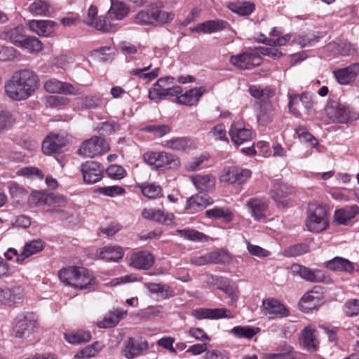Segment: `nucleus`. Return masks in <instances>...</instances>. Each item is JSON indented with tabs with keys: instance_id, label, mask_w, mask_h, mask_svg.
Segmentation results:
<instances>
[{
	"instance_id": "nucleus-1",
	"label": "nucleus",
	"mask_w": 359,
	"mask_h": 359,
	"mask_svg": "<svg viewBox=\"0 0 359 359\" xmlns=\"http://www.w3.org/2000/svg\"><path fill=\"white\" fill-rule=\"evenodd\" d=\"M39 82V79L33 71H17L5 84L6 95L13 100H25L38 88Z\"/></svg>"
},
{
	"instance_id": "nucleus-2",
	"label": "nucleus",
	"mask_w": 359,
	"mask_h": 359,
	"mask_svg": "<svg viewBox=\"0 0 359 359\" xmlns=\"http://www.w3.org/2000/svg\"><path fill=\"white\" fill-rule=\"evenodd\" d=\"M174 18V13L163 11L158 5H151L139 11L134 17L135 23L140 25H152L154 22L168 23Z\"/></svg>"
},
{
	"instance_id": "nucleus-3",
	"label": "nucleus",
	"mask_w": 359,
	"mask_h": 359,
	"mask_svg": "<svg viewBox=\"0 0 359 359\" xmlns=\"http://www.w3.org/2000/svg\"><path fill=\"white\" fill-rule=\"evenodd\" d=\"M327 117L332 122L347 123L358 118V114L339 100L330 99L325 107Z\"/></svg>"
},
{
	"instance_id": "nucleus-4",
	"label": "nucleus",
	"mask_w": 359,
	"mask_h": 359,
	"mask_svg": "<svg viewBox=\"0 0 359 359\" xmlns=\"http://www.w3.org/2000/svg\"><path fill=\"white\" fill-rule=\"evenodd\" d=\"M329 225L328 210L323 205L310 204L307 210L306 226L308 230L319 233L325 230Z\"/></svg>"
},
{
	"instance_id": "nucleus-5",
	"label": "nucleus",
	"mask_w": 359,
	"mask_h": 359,
	"mask_svg": "<svg viewBox=\"0 0 359 359\" xmlns=\"http://www.w3.org/2000/svg\"><path fill=\"white\" fill-rule=\"evenodd\" d=\"M144 161L157 170L175 169L180 167V158L165 151L147 152L143 155Z\"/></svg>"
},
{
	"instance_id": "nucleus-6",
	"label": "nucleus",
	"mask_w": 359,
	"mask_h": 359,
	"mask_svg": "<svg viewBox=\"0 0 359 359\" xmlns=\"http://www.w3.org/2000/svg\"><path fill=\"white\" fill-rule=\"evenodd\" d=\"M291 273L294 276H299L304 280L311 283H330L332 280L325 271L320 269H312L305 266L293 264L290 266Z\"/></svg>"
},
{
	"instance_id": "nucleus-7",
	"label": "nucleus",
	"mask_w": 359,
	"mask_h": 359,
	"mask_svg": "<svg viewBox=\"0 0 359 359\" xmlns=\"http://www.w3.org/2000/svg\"><path fill=\"white\" fill-rule=\"evenodd\" d=\"M109 150V145L104 138L93 136L82 143L78 153L84 157L94 158L102 155Z\"/></svg>"
},
{
	"instance_id": "nucleus-8",
	"label": "nucleus",
	"mask_w": 359,
	"mask_h": 359,
	"mask_svg": "<svg viewBox=\"0 0 359 359\" xmlns=\"http://www.w3.org/2000/svg\"><path fill=\"white\" fill-rule=\"evenodd\" d=\"M81 172L85 183L95 184L103 177L104 168L100 163L88 161L81 164Z\"/></svg>"
},
{
	"instance_id": "nucleus-9",
	"label": "nucleus",
	"mask_w": 359,
	"mask_h": 359,
	"mask_svg": "<svg viewBox=\"0 0 359 359\" xmlns=\"http://www.w3.org/2000/svg\"><path fill=\"white\" fill-rule=\"evenodd\" d=\"M257 121L259 126H266L275 116V108L270 101H256L253 104Z\"/></svg>"
},
{
	"instance_id": "nucleus-10",
	"label": "nucleus",
	"mask_w": 359,
	"mask_h": 359,
	"mask_svg": "<svg viewBox=\"0 0 359 359\" xmlns=\"http://www.w3.org/2000/svg\"><path fill=\"white\" fill-rule=\"evenodd\" d=\"M323 293L322 288L315 286L309 292H306L301 299L300 306L303 311L309 312L318 308L322 303Z\"/></svg>"
},
{
	"instance_id": "nucleus-11",
	"label": "nucleus",
	"mask_w": 359,
	"mask_h": 359,
	"mask_svg": "<svg viewBox=\"0 0 359 359\" xmlns=\"http://www.w3.org/2000/svg\"><path fill=\"white\" fill-rule=\"evenodd\" d=\"M43 88L46 91L50 93H60L74 95L81 94L79 89L71 83L62 82L55 79L47 80L43 84Z\"/></svg>"
},
{
	"instance_id": "nucleus-12",
	"label": "nucleus",
	"mask_w": 359,
	"mask_h": 359,
	"mask_svg": "<svg viewBox=\"0 0 359 359\" xmlns=\"http://www.w3.org/2000/svg\"><path fill=\"white\" fill-rule=\"evenodd\" d=\"M230 62L238 69H248L259 65L262 57L257 53H243L231 56Z\"/></svg>"
},
{
	"instance_id": "nucleus-13",
	"label": "nucleus",
	"mask_w": 359,
	"mask_h": 359,
	"mask_svg": "<svg viewBox=\"0 0 359 359\" xmlns=\"http://www.w3.org/2000/svg\"><path fill=\"white\" fill-rule=\"evenodd\" d=\"M251 177V171L248 169H242L231 167L224 172L221 176V181L230 184H239L246 182Z\"/></svg>"
},
{
	"instance_id": "nucleus-14",
	"label": "nucleus",
	"mask_w": 359,
	"mask_h": 359,
	"mask_svg": "<svg viewBox=\"0 0 359 359\" xmlns=\"http://www.w3.org/2000/svg\"><path fill=\"white\" fill-rule=\"evenodd\" d=\"M248 212L255 220L266 218L268 209L267 200L263 198H251L245 204Z\"/></svg>"
},
{
	"instance_id": "nucleus-15",
	"label": "nucleus",
	"mask_w": 359,
	"mask_h": 359,
	"mask_svg": "<svg viewBox=\"0 0 359 359\" xmlns=\"http://www.w3.org/2000/svg\"><path fill=\"white\" fill-rule=\"evenodd\" d=\"M262 306L264 313L270 318H283L289 315L288 310L276 299H265L262 302Z\"/></svg>"
},
{
	"instance_id": "nucleus-16",
	"label": "nucleus",
	"mask_w": 359,
	"mask_h": 359,
	"mask_svg": "<svg viewBox=\"0 0 359 359\" xmlns=\"http://www.w3.org/2000/svg\"><path fill=\"white\" fill-rule=\"evenodd\" d=\"M359 73V63H353L348 67L334 72V76L339 83L346 85L353 81Z\"/></svg>"
},
{
	"instance_id": "nucleus-17",
	"label": "nucleus",
	"mask_w": 359,
	"mask_h": 359,
	"mask_svg": "<svg viewBox=\"0 0 359 359\" xmlns=\"http://www.w3.org/2000/svg\"><path fill=\"white\" fill-rule=\"evenodd\" d=\"M148 348L149 344L147 341L137 342L133 338H128L122 349V354L128 359H133Z\"/></svg>"
},
{
	"instance_id": "nucleus-18",
	"label": "nucleus",
	"mask_w": 359,
	"mask_h": 359,
	"mask_svg": "<svg viewBox=\"0 0 359 359\" xmlns=\"http://www.w3.org/2000/svg\"><path fill=\"white\" fill-rule=\"evenodd\" d=\"M154 256L147 251H139L130 257V265L137 269L147 270L154 264Z\"/></svg>"
},
{
	"instance_id": "nucleus-19",
	"label": "nucleus",
	"mask_w": 359,
	"mask_h": 359,
	"mask_svg": "<svg viewBox=\"0 0 359 359\" xmlns=\"http://www.w3.org/2000/svg\"><path fill=\"white\" fill-rule=\"evenodd\" d=\"M29 29L41 36H49L53 32L56 22L52 20H30L28 23Z\"/></svg>"
},
{
	"instance_id": "nucleus-20",
	"label": "nucleus",
	"mask_w": 359,
	"mask_h": 359,
	"mask_svg": "<svg viewBox=\"0 0 359 359\" xmlns=\"http://www.w3.org/2000/svg\"><path fill=\"white\" fill-rule=\"evenodd\" d=\"M142 216L144 219L165 225L170 224L174 219L172 214H164L161 210L155 208H144Z\"/></svg>"
},
{
	"instance_id": "nucleus-21",
	"label": "nucleus",
	"mask_w": 359,
	"mask_h": 359,
	"mask_svg": "<svg viewBox=\"0 0 359 359\" xmlns=\"http://www.w3.org/2000/svg\"><path fill=\"white\" fill-rule=\"evenodd\" d=\"M292 193L286 184H275L270 192L271 197L278 205L285 207L290 201V195Z\"/></svg>"
},
{
	"instance_id": "nucleus-22",
	"label": "nucleus",
	"mask_w": 359,
	"mask_h": 359,
	"mask_svg": "<svg viewBox=\"0 0 359 359\" xmlns=\"http://www.w3.org/2000/svg\"><path fill=\"white\" fill-rule=\"evenodd\" d=\"M65 146V140L58 135H51L46 137L42 143V151L45 154L59 152Z\"/></svg>"
},
{
	"instance_id": "nucleus-23",
	"label": "nucleus",
	"mask_w": 359,
	"mask_h": 359,
	"mask_svg": "<svg viewBox=\"0 0 359 359\" xmlns=\"http://www.w3.org/2000/svg\"><path fill=\"white\" fill-rule=\"evenodd\" d=\"M96 255L106 262H118L123 257V250L118 245H108L98 250Z\"/></svg>"
},
{
	"instance_id": "nucleus-24",
	"label": "nucleus",
	"mask_w": 359,
	"mask_h": 359,
	"mask_svg": "<svg viewBox=\"0 0 359 359\" xmlns=\"http://www.w3.org/2000/svg\"><path fill=\"white\" fill-rule=\"evenodd\" d=\"M144 287L148 290L151 295L155 294L161 299H167L175 295L172 289L163 283H144Z\"/></svg>"
},
{
	"instance_id": "nucleus-25",
	"label": "nucleus",
	"mask_w": 359,
	"mask_h": 359,
	"mask_svg": "<svg viewBox=\"0 0 359 359\" xmlns=\"http://www.w3.org/2000/svg\"><path fill=\"white\" fill-rule=\"evenodd\" d=\"M35 321L27 318L26 316H20L17 318L13 327V334L16 338H22L35 327Z\"/></svg>"
},
{
	"instance_id": "nucleus-26",
	"label": "nucleus",
	"mask_w": 359,
	"mask_h": 359,
	"mask_svg": "<svg viewBox=\"0 0 359 359\" xmlns=\"http://www.w3.org/2000/svg\"><path fill=\"white\" fill-rule=\"evenodd\" d=\"M229 133L231 138V141L236 146H238L245 142H248L252 138L251 130L243 128L238 124H232Z\"/></svg>"
},
{
	"instance_id": "nucleus-27",
	"label": "nucleus",
	"mask_w": 359,
	"mask_h": 359,
	"mask_svg": "<svg viewBox=\"0 0 359 359\" xmlns=\"http://www.w3.org/2000/svg\"><path fill=\"white\" fill-rule=\"evenodd\" d=\"M191 182L196 188L201 192L212 191L215 185V178L211 175H196L191 177Z\"/></svg>"
},
{
	"instance_id": "nucleus-28",
	"label": "nucleus",
	"mask_w": 359,
	"mask_h": 359,
	"mask_svg": "<svg viewBox=\"0 0 359 359\" xmlns=\"http://www.w3.org/2000/svg\"><path fill=\"white\" fill-rule=\"evenodd\" d=\"M95 283V278L91 272L83 267H79L73 287L84 290Z\"/></svg>"
},
{
	"instance_id": "nucleus-29",
	"label": "nucleus",
	"mask_w": 359,
	"mask_h": 359,
	"mask_svg": "<svg viewBox=\"0 0 359 359\" xmlns=\"http://www.w3.org/2000/svg\"><path fill=\"white\" fill-rule=\"evenodd\" d=\"M44 248V242L41 239H34L25 243L18 262L21 263L29 257L41 252Z\"/></svg>"
},
{
	"instance_id": "nucleus-30",
	"label": "nucleus",
	"mask_w": 359,
	"mask_h": 359,
	"mask_svg": "<svg viewBox=\"0 0 359 359\" xmlns=\"http://www.w3.org/2000/svg\"><path fill=\"white\" fill-rule=\"evenodd\" d=\"M204 91L205 90L201 87L190 89L180 96H177L176 102L181 104L192 106L198 102Z\"/></svg>"
},
{
	"instance_id": "nucleus-31",
	"label": "nucleus",
	"mask_w": 359,
	"mask_h": 359,
	"mask_svg": "<svg viewBox=\"0 0 359 359\" xmlns=\"http://www.w3.org/2000/svg\"><path fill=\"white\" fill-rule=\"evenodd\" d=\"M359 212V207L356 205L347 206L337 210L334 212V220L339 224H346Z\"/></svg>"
},
{
	"instance_id": "nucleus-32",
	"label": "nucleus",
	"mask_w": 359,
	"mask_h": 359,
	"mask_svg": "<svg viewBox=\"0 0 359 359\" xmlns=\"http://www.w3.org/2000/svg\"><path fill=\"white\" fill-rule=\"evenodd\" d=\"M325 266L327 269L332 271H344L346 273H352L354 271L353 263L340 257H336L327 261L325 264Z\"/></svg>"
},
{
	"instance_id": "nucleus-33",
	"label": "nucleus",
	"mask_w": 359,
	"mask_h": 359,
	"mask_svg": "<svg viewBox=\"0 0 359 359\" xmlns=\"http://www.w3.org/2000/svg\"><path fill=\"white\" fill-rule=\"evenodd\" d=\"M213 203V200L207 195L196 194L190 197L187 201V209L192 210L191 212L199 211Z\"/></svg>"
},
{
	"instance_id": "nucleus-34",
	"label": "nucleus",
	"mask_w": 359,
	"mask_h": 359,
	"mask_svg": "<svg viewBox=\"0 0 359 359\" xmlns=\"http://www.w3.org/2000/svg\"><path fill=\"white\" fill-rule=\"evenodd\" d=\"M76 106L81 110L95 109L100 107L102 100L97 95H87L75 99Z\"/></svg>"
},
{
	"instance_id": "nucleus-35",
	"label": "nucleus",
	"mask_w": 359,
	"mask_h": 359,
	"mask_svg": "<svg viewBox=\"0 0 359 359\" xmlns=\"http://www.w3.org/2000/svg\"><path fill=\"white\" fill-rule=\"evenodd\" d=\"M23 27L22 26H18L14 27L13 29H8L6 31H4L0 34V38L2 40L8 41L15 46L19 47L20 43L22 42V39L24 36L23 34Z\"/></svg>"
},
{
	"instance_id": "nucleus-36",
	"label": "nucleus",
	"mask_w": 359,
	"mask_h": 359,
	"mask_svg": "<svg viewBox=\"0 0 359 359\" xmlns=\"http://www.w3.org/2000/svg\"><path fill=\"white\" fill-rule=\"evenodd\" d=\"M304 346L309 351H316L318 348V341L316 338V330L310 327L304 329L302 333Z\"/></svg>"
},
{
	"instance_id": "nucleus-37",
	"label": "nucleus",
	"mask_w": 359,
	"mask_h": 359,
	"mask_svg": "<svg viewBox=\"0 0 359 359\" xmlns=\"http://www.w3.org/2000/svg\"><path fill=\"white\" fill-rule=\"evenodd\" d=\"M21 41L19 47L27 50L29 53H37L43 50V45L42 42L35 36L24 35Z\"/></svg>"
},
{
	"instance_id": "nucleus-38",
	"label": "nucleus",
	"mask_w": 359,
	"mask_h": 359,
	"mask_svg": "<svg viewBox=\"0 0 359 359\" xmlns=\"http://www.w3.org/2000/svg\"><path fill=\"white\" fill-rule=\"evenodd\" d=\"M228 23L224 20H210L199 24L196 27L197 32L204 33L216 32L226 28Z\"/></svg>"
},
{
	"instance_id": "nucleus-39",
	"label": "nucleus",
	"mask_w": 359,
	"mask_h": 359,
	"mask_svg": "<svg viewBox=\"0 0 359 359\" xmlns=\"http://www.w3.org/2000/svg\"><path fill=\"white\" fill-rule=\"evenodd\" d=\"M128 7L123 2L111 0V6L109 12L111 19L122 20L128 13Z\"/></svg>"
},
{
	"instance_id": "nucleus-40",
	"label": "nucleus",
	"mask_w": 359,
	"mask_h": 359,
	"mask_svg": "<svg viewBox=\"0 0 359 359\" xmlns=\"http://www.w3.org/2000/svg\"><path fill=\"white\" fill-rule=\"evenodd\" d=\"M102 347L103 346L99 341L88 345L75 354L74 359H86L95 357L102 349Z\"/></svg>"
},
{
	"instance_id": "nucleus-41",
	"label": "nucleus",
	"mask_w": 359,
	"mask_h": 359,
	"mask_svg": "<svg viewBox=\"0 0 359 359\" xmlns=\"http://www.w3.org/2000/svg\"><path fill=\"white\" fill-rule=\"evenodd\" d=\"M8 290L6 297V305L12 306L24 299V289L21 286L6 287Z\"/></svg>"
},
{
	"instance_id": "nucleus-42",
	"label": "nucleus",
	"mask_w": 359,
	"mask_h": 359,
	"mask_svg": "<svg viewBox=\"0 0 359 359\" xmlns=\"http://www.w3.org/2000/svg\"><path fill=\"white\" fill-rule=\"evenodd\" d=\"M205 214V216L208 218H223L226 222H231L233 218V213L228 208L224 209L221 208H215L206 210Z\"/></svg>"
},
{
	"instance_id": "nucleus-43",
	"label": "nucleus",
	"mask_w": 359,
	"mask_h": 359,
	"mask_svg": "<svg viewBox=\"0 0 359 359\" xmlns=\"http://www.w3.org/2000/svg\"><path fill=\"white\" fill-rule=\"evenodd\" d=\"M79 266H69L59 271L58 276L60 280L66 285L73 287V283L76 280Z\"/></svg>"
},
{
	"instance_id": "nucleus-44",
	"label": "nucleus",
	"mask_w": 359,
	"mask_h": 359,
	"mask_svg": "<svg viewBox=\"0 0 359 359\" xmlns=\"http://www.w3.org/2000/svg\"><path fill=\"white\" fill-rule=\"evenodd\" d=\"M191 146L190 140L186 137H178L165 142V147L177 151H184L189 149Z\"/></svg>"
},
{
	"instance_id": "nucleus-45",
	"label": "nucleus",
	"mask_w": 359,
	"mask_h": 359,
	"mask_svg": "<svg viewBox=\"0 0 359 359\" xmlns=\"http://www.w3.org/2000/svg\"><path fill=\"white\" fill-rule=\"evenodd\" d=\"M152 67V63L148 64L142 68L134 69L130 72V75L137 76L141 79H147V81H152L156 79L158 75L159 68H155L151 72L145 73Z\"/></svg>"
},
{
	"instance_id": "nucleus-46",
	"label": "nucleus",
	"mask_w": 359,
	"mask_h": 359,
	"mask_svg": "<svg viewBox=\"0 0 359 359\" xmlns=\"http://www.w3.org/2000/svg\"><path fill=\"white\" fill-rule=\"evenodd\" d=\"M228 8L233 13L240 15H248L255 8V5L252 3L244 1L238 3H230Z\"/></svg>"
},
{
	"instance_id": "nucleus-47",
	"label": "nucleus",
	"mask_w": 359,
	"mask_h": 359,
	"mask_svg": "<svg viewBox=\"0 0 359 359\" xmlns=\"http://www.w3.org/2000/svg\"><path fill=\"white\" fill-rule=\"evenodd\" d=\"M248 91L251 96L257 99V101L260 102L269 101V99L273 95V93L270 89L260 88L257 86H250Z\"/></svg>"
},
{
	"instance_id": "nucleus-48",
	"label": "nucleus",
	"mask_w": 359,
	"mask_h": 359,
	"mask_svg": "<svg viewBox=\"0 0 359 359\" xmlns=\"http://www.w3.org/2000/svg\"><path fill=\"white\" fill-rule=\"evenodd\" d=\"M259 331V327L250 326H236L231 330V333L238 338L250 339Z\"/></svg>"
},
{
	"instance_id": "nucleus-49",
	"label": "nucleus",
	"mask_w": 359,
	"mask_h": 359,
	"mask_svg": "<svg viewBox=\"0 0 359 359\" xmlns=\"http://www.w3.org/2000/svg\"><path fill=\"white\" fill-rule=\"evenodd\" d=\"M309 252V247L305 243H298L289 246L284 249L283 255L287 257H292L306 254Z\"/></svg>"
},
{
	"instance_id": "nucleus-50",
	"label": "nucleus",
	"mask_w": 359,
	"mask_h": 359,
	"mask_svg": "<svg viewBox=\"0 0 359 359\" xmlns=\"http://www.w3.org/2000/svg\"><path fill=\"white\" fill-rule=\"evenodd\" d=\"M45 213L58 220L67 221L69 223L74 222L75 219L73 214L60 208L48 209L46 210Z\"/></svg>"
},
{
	"instance_id": "nucleus-51",
	"label": "nucleus",
	"mask_w": 359,
	"mask_h": 359,
	"mask_svg": "<svg viewBox=\"0 0 359 359\" xmlns=\"http://www.w3.org/2000/svg\"><path fill=\"white\" fill-rule=\"evenodd\" d=\"M65 339L70 344H82L88 342L91 339V335L87 331H79L74 334H65Z\"/></svg>"
},
{
	"instance_id": "nucleus-52",
	"label": "nucleus",
	"mask_w": 359,
	"mask_h": 359,
	"mask_svg": "<svg viewBox=\"0 0 359 359\" xmlns=\"http://www.w3.org/2000/svg\"><path fill=\"white\" fill-rule=\"evenodd\" d=\"M164 81L163 79H158L154 85V87L149 91V97L151 100L165 99V93H166L167 86H161Z\"/></svg>"
},
{
	"instance_id": "nucleus-53",
	"label": "nucleus",
	"mask_w": 359,
	"mask_h": 359,
	"mask_svg": "<svg viewBox=\"0 0 359 359\" xmlns=\"http://www.w3.org/2000/svg\"><path fill=\"white\" fill-rule=\"evenodd\" d=\"M29 11L34 15H46L49 12V5L43 0H36L29 7Z\"/></svg>"
},
{
	"instance_id": "nucleus-54",
	"label": "nucleus",
	"mask_w": 359,
	"mask_h": 359,
	"mask_svg": "<svg viewBox=\"0 0 359 359\" xmlns=\"http://www.w3.org/2000/svg\"><path fill=\"white\" fill-rule=\"evenodd\" d=\"M208 255L210 263L227 264L231 260L229 253L222 249L210 252Z\"/></svg>"
},
{
	"instance_id": "nucleus-55",
	"label": "nucleus",
	"mask_w": 359,
	"mask_h": 359,
	"mask_svg": "<svg viewBox=\"0 0 359 359\" xmlns=\"http://www.w3.org/2000/svg\"><path fill=\"white\" fill-rule=\"evenodd\" d=\"M144 132L152 133L155 137H161L171 130L168 125H151L142 128Z\"/></svg>"
},
{
	"instance_id": "nucleus-56",
	"label": "nucleus",
	"mask_w": 359,
	"mask_h": 359,
	"mask_svg": "<svg viewBox=\"0 0 359 359\" xmlns=\"http://www.w3.org/2000/svg\"><path fill=\"white\" fill-rule=\"evenodd\" d=\"M95 192L107 196L114 197L123 194L125 193V189L121 187L114 185L99 187L95 189Z\"/></svg>"
},
{
	"instance_id": "nucleus-57",
	"label": "nucleus",
	"mask_w": 359,
	"mask_h": 359,
	"mask_svg": "<svg viewBox=\"0 0 359 359\" xmlns=\"http://www.w3.org/2000/svg\"><path fill=\"white\" fill-rule=\"evenodd\" d=\"M142 192L148 198H157L161 194L162 189L155 184H147L141 186Z\"/></svg>"
},
{
	"instance_id": "nucleus-58",
	"label": "nucleus",
	"mask_w": 359,
	"mask_h": 359,
	"mask_svg": "<svg viewBox=\"0 0 359 359\" xmlns=\"http://www.w3.org/2000/svg\"><path fill=\"white\" fill-rule=\"evenodd\" d=\"M15 123L13 115L6 111L0 113V133L10 129Z\"/></svg>"
},
{
	"instance_id": "nucleus-59",
	"label": "nucleus",
	"mask_w": 359,
	"mask_h": 359,
	"mask_svg": "<svg viewBox=\"0 0 359 359\" xmlns=\"http://www.w3.org/2000/svg\"><path fill=\"white\" fill-rule=\"evenodd\" d=\"M9 192L13 198L18 203L27 194V191L17 183H12L9 186Z\"/></svg>"
},
{
	"instance_id": "nucleus-60",
	"label": "nucleus",
	"mask_w": 359,
	"mask_h": 359,
	"mask_svg": "<svg viewBox=\"0 0 359 359\" xmlns=\"http://www.w3.org/2000/svg\"><path fill=\"white\" fill-rule=\"evenodd\" d=\"M301 106H302V95H290L289 96V109L292 114L299 116Z\"/></svg>"
},
{
	"instance_id": "nucleus-61",
	"label": "nucleus",
	"mask_w": 359,
	"mask_h": 359,
	"mask_svg": "<svg viewBox=\"0 0 359 359\" xmlns=\"http://www.w3.org/2000/svg\"><path fill=\"white\" fill-rule=\"evenodd\" d=\"M46 202L49 206L63 207L67 201L63 196L51 193L47 195Z\"/></svg>"
},
{
	"instance_id": "nucleus-62",
	"label": "nucleus",
	"mask_w": 359,
	"mask_h": 359,
	"mask_svg": "<svg viewBox=\"0 0 359 359\" xmlns=\"http://www.w3.org/2000/svg\"><path fill=\"white\" fill-rule=\"evenodd\" d=\"M17 57L18 52L14 48L0 46V61H13Z\"/></svg>"
},
{
	"instance_id": "nucleus-63",
	"label": "nucleus",
	"mask_w": 359,
	"mask_h": 359,
	"mask_svg": "<svg viewBox=\"0 0 359 359\" xmlns=\"http://www.w3.org/2000/svg\"><path fill=\"white\" fill-rule=\"evenodd\" d=\"M107 173L111 178L115 180L123 179L126 175L125 169L122 166L116 164L109 166L107 169Z\"/></svg>"
},
{
	"instance_id": "nucleus-64",
	"label": "nucleus",
	"mask_w": 359,
	"mask_h": 359,
	"mask_svg": "<svg viewBox=\"0 0 359 359\" xmlns=\"http://www.w3.org/2000/svg\"><path fill=\"white\" fill-rule=\"evenodd\" d=\"M278 353H274L277 356H280V359H294L295 353L291 346L283 344L278 347Z\"/></svg>"
}]
</instances>
